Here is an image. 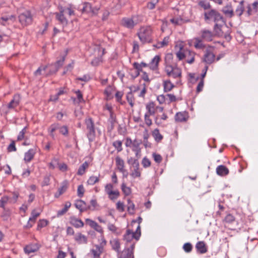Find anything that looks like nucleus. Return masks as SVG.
Here are the masks:
<instances>
[{
  "label": "nucleus",
  "mask_w": 258,
  "mask_h": 258,
  "mask_svg": "<svg viewBox=\"0 0 258 258\" xmlns=\"http://www.w3.org/2000/svg\"><path fill=\"white\" fill-rule=\"evenodd\" d=\"M204 19L206 22H214L215 25L213 27L215 35L222 36L223 32L222 30L223 24H225L224 18L222 14L217 10L212 9L205 12L204 14Z\"/></svg>",
  "instance_id": "f257e3e1"
},
{
  "label": "nucleus",
  "mask_w": 258,
  "mask_h": 258,
  "mask_svg": "<svg viewBox=\"0 0 258 258\" xmlns=\"http://www.w3.org/2000/svg\"><path fill=\"white\" fill-rule=\"evenodd\" d=\"M152 30L150 26H142L137 33V35L143 44L152 42Z\"/></svg>",
  "instance_id": "f03ea898"
},
{
  "label": "nucleus",
  "mask_w": 258,
  "mask_h": 258,
  "mask_svg": "<svg viewBox=\"0 0 258 258\" xmlns=\"http://www.w3.org/2000/svg\"><path fill=\"white\" fill-rule=\"evenodd\" d=\"M85 123L87 130V136L90 142H93L96 136L95 125L92 118H86L85 120Z\"/></svg>",
  "instance_id": "7ed1b4c3"
},
{
  "label": "nucleus",
  "mask_w": 258,
  "mask_h": 258,
  "mask_svg": "<svg viewBox=\"0 0 258 258\" xmlns=\"http://www.w3.org/2000/svg\"><path fill=\"white\" fill-rule=\"evenodd\" d=\"M165 71L167 75L173 79H180L182 75L181 69L177 66L167 64L165 67Z\"/></svg>",
  "instance_id": "20e7f679"
},
{
  "label": "nucleus",
  "mask_w": 258,
  "mask_h": 258,
  "mask_svg": "<svg viewBox=\"0 0 258 258\" xmlns=\"http://www.w3.org/2000/svg\"><path fill=\"white\" fill-rule=\"evenodd\" d=\"M32 20V16L29 11H26L19 16V22L23 26L31 24Z\"/></svg>",
  "instance_id": "39448f33"
},
{
  "label": "nucleus",
  "mask_w": 258,
  "mask_h": 258,
  "mask_svg": "<svg viewBox=\"0 0 258 258\" xmlns=\"http://www.w3.org/2000/svg\"><path fill=\"white\" fill-rule=\"evenodd\" d=\"M134 18L135 16H132V18H123L120 22L121 25L127 29H133L137 25V23L134 21Z\"/></svg>",
  "instance_id": "423d86ee"
},
{
  "label": "nucleus",
  "mask_w": 258,
  "mask_h": 258,
  "mask_svg": "<svg viewBox=\"0 0 258 258\" xmlns=\"http://www.w3.org/2000/svg\"><path fill=\"white\" fill-rule=\"evenodd\" d=\"M64 8L60 7L59 8V12L55 13L56 19L63 26H66L68 23L67 19L64 16Z\"/></svg>",
  "instance_id": "0eeeda50"
},
{
  "label": "nucleus",
  "mask_w": 258,
  "mask_h": 258,
  "mask_svg": "<svg viewBox=\"0 0 258 258\" xmlns=\"http://www.w3.org/2000/svg\"><path fill=\"white\" fill-rule=\"evenodd\" d=\"M215 60V55L209 49H207L203 56L202 60L207 64H211Z\"/></svg>",
  "instance_id": "6e6552de"
},
{
  "label": "nucleus",
  "mask_w": 258,
  "mask_h": 258,
  "mask_svg": "<svg viewBox=\"0 0 258 258\" xmlns=\"http://www.w3.org/2000/svg\"><path fill=\"white\" fill-rule=\"evenodd\" d=\"M222 12L228 18H231L234 16V9L231 3L227 4L222 8Z\"/></svg>",
  "instance_id": "1a4fd4ad"
},
{
  "label": "nucleus",
  "mask_w": 258,
  "mask_h": 258,
  "mask_svg": "<svg viewBox=\"0 0 258 258\" xmlns=\"http://www.w3.org/2000/svg\"><path fill=\"white\" fill-rule=\"evenodd\" d=\"M245 2L244 0L239 2L235 11L234 10V16H236L238 18L241 17L245 12Z\"/></svg>",
  "instance_id": "9d476101"
},
{
  "label": "nucleus",
  "mask_w": 258,
  "mask_h": 258,
  "mask_svg": "<svg viewBox=\"0 0 258 258\" xmlns=\"http://www.w3.org/2000/svg\"><path fill=\"white\" fill-rule=\"evenodd\" d=\"M40 247V245L38 243H30L24 247V250L26 254H29L31 253L37 251Z\"/></svg>",
  "instance_id": "9b49d317"
},
{
  "label": "nucleus",
  "mask_w": 258,
  "mask_h": 258,
  "mask_svg": "<svg viewBox=\"0 0 258 258\" xmlns=\"http://www.w3.org/2000/svg\"><path fill=\"white\" fill-rule=\"evenodd\" d=\"M216 35L215 34L208 30L204 29L201 31V38L204 41L210 42L212 41L213 38Z\"/></svg>",
  "instance_id": "f8f14e48"
},
{
  "label": "nucleus",
  "mask_w": 258,
  "mask_h": 258,
  "mask_svg": "<svg viewBox=\"0 0 258 258\" xmlns=\"http://www.w3.org/2000/svg\"><path fill=\"white\" fill-rule=\"evenodd\" d=\"M75 207L79 210L81 213L90 209V206H87L86 203L82 200H76L75 203Z\"/></svg>",
  "instance_id": "ddd939ff"
},
{
  "label": "nucleus",
  "mask_w": 258,
  "mask_h": 258,
  "mask_svg": "<svg viewBox=\"0 0 258 258\" xmlns=\"http://www.w3.org/2000/svg\"><path fill=\"white\" fill-rule=\"evenodd\" d=\"M20 102V96L19 95H15L13 99L8 104L7 107L9 109H14L19 105Z\"/></svg>",
  "instance_id": "4468645a"
},
{
  "label": "nucleus",
  "mask_w": 258,
  "mask_h": 258,
  "mask_svg": "<svg viewBox=\"0 0 258 258\" xmlns=\"http://www.w3.org/2000/svg\"><path fill=\"white\" fill-rule=\"evenodd\" d=\"M135 247V242L133 243L131 246L125 249L123 252V258H134V251Z\"/></svg>",
  "instance_id": "2eb2a0df"
},
{
  "label": "nucleus",
  "mask_w": 258,
  "mask_h": 258,
  "mask_svg": "<svg viewBox=\"0 0 258 258\" xmlns=\"http://www.w3.org/2000/svg\"><path fill=\"white\" fill-rule=\"evenodd\" d=\"M196 53L189 49H184V55L186 61L189 64L192 63L195 61V56Z\"/></svg>",
  "instance_id": "dca6fc26"
},
{
  "label": "nucleus",
  "mask_w": 258,
  "mask_h": 258,
  "mask_svg": "<svg viewBox=\"0 0 258 258\" xmlns=\"http://www.w3.org/2000/svg\"><path fill=\"white\" fill-rule=\"evenodd\" d=\"M188 117L187 112H179L175 114V120L176 122H184L187 120Z\"/></svg>",
  "instance_id": "f3484780"
},
{
  "label": "nucleus",
  "mask_w": 258,
  "mask_h": 258,
  "mask_svg": "<svg viewBox=\"0 0 258 258\" xmlns=\"http://www.w3.org/2000/svg\"><path fill=\"white\" fill-rule=\"evenodd\" d=\"M196 248L197 251L201 254L205 253L208 251L207 246L203 241H198L196 245Z\"/></svg>",
  "instance_id": "a211bd4d"
},
{
  "label": "nucleus",
  "mask_w": 258,
  "mask_h": 258,
  "mask_svg": "<svg viewBox=\"0 0 258 258\" xmlns=\"http://www.w3.org/2000/svg\"><path fill=\"white\" fill-rule=\"evenodd\" d=\"M160 60V57L159 55H156L151 60V61L148 63L149 68L153 70H157L158 68L159 62Z\"/></svg>",
  "instance_id": "6ab92c4d"
},
{
  "label": "nucleus",
  "mask_w": 258,
  "mask_h": 258,
  "mask_svg": "<svg viewBox=\"0 0 258 258\" xmlns=\"http://www.w3.org/2000/svg\"><path fill=\"white\" fill-rule=\"evenodd\" d=\"M136 236L134 233V231L130 229H127L123 235V240L126 242H131L133 239L136 240Z\"/></svg>",
  "instance_id": "aec40b11"
},
{
  "label": "nucleus",
  "mask_w": 258,
  "mask_h": 258,
  "mask_svg": "<svg viewBox=\"0 0 258 258\" xmlns=\"http://www.w3.org/2000/svg\"><path fill=\"white\" fill-rule=\"evenodd\" d=\"M94 247L95 248L91 250L94 258H100V255L103 251V248L102 246H99V245H95Z\"/></svg>",
  "instance_id": "412c9836"
},
{
  "label": "nucleus",
  "mask_w": 258,
  "mask_h": 258,
  "mask_svg": "<svg viewBox=\"0 0 258 258\" xmlns=\"http://www.w3.org/2000/svg\"><path fill=\"white\" fill-rule=\"evenodd\" d=\"M75 241L79 244H87L88 242V238L86 236L81 233H78L75 237Z\"/></svg>",
  "instance_id": "4be33fe9"
},
{
  "label": "nucleus",
  "mask_w": 258,
  "mask_h": 258,
  "mask_svg": "<svg viewBox=\"0 0 258 258\" xmlns=\"http://www.w3.org/2000/svg\"><path fill=\"white\" fill-rule=\"evenodd\" d=\"M216 173L221 176H226L229 173V169L225 166L221 165L217 167Z\"/></svg>",
  "instance_id": "5701e85b"
},
{
  "label": "nucleus",
  "mask_w": 258,
  "mask_h": 258,
  "mask_svg": "<svg viewBox=\"0 0 258 258\" xmlns=\"http://www.w3.org/2000/svg\"><path fill=\"white\" fill-rule=\"evenodd\" d=\"M70 223L76 228L83 227L84 225L83 222L81 220L77 219L74 217H71L70 218Z\"/></svg>",
  "instance_id": "b1692460"
},
{
  "label": "nucleus",
  "mask_w": 258,
  "mask_h": 258,
  "mask_svg": "<svg viewBox=\"0 0 258 258\" xmlns=\"http://www.w3.org/2000/svg\"><path fill=\"white\" fill-rule=\"evenodd\" d=\"M116 165L117 169L121 172L123 173L125 171L124 170V162L120 157L117 156L115 158Z\"/></svg>",
  "instance_id": "393cba45"
},
{
  "label": "nucleus",
  "mask_w": 258,
  "mask_h": 258,
  "mask_svg": "<svg viewBox=\"0 0 258 258\" xmlns=\"http://www.w3.org/2000/svg\"><path fill=\"white\" fill-rule=\"evenodd\" d=\"M16 20V17L14 15H11L10 16H3L0 18V23L5 26L9 24L8 21L13 22Z\"/></svg>",
  "instance_id": "a878e982"
},
{
  "label": "nucleus",
  "mask_w": 258,
  "mask_h": 258,
  "mask_svg": "<svg viewBox=\"0 0 258 258\" xmlns=\"http://www.w3.org/2000/svg\"><path fill=\"white\" fill-rule=\"evenodd\" d=\"M36 153L35 150L33 149H29L25 154L24 156V160L26 162L31 161Z\"/></svg>",
  "instance_id": "bb28decb"
},
{
  "label": "nucleus",
  "mask_w": 258,
  "mask_h": 258,
  "mask_svg": "<svg viewBox=\"0 0 258 258\" xmlns=\"http://www.w3.org/2000/svg\"><path fill=\"white\" fill-rule=\"evenodd\" d=\"M147 112L146 113L153 115L155 113V104L153 102H150L146 105Z\"/></svg>",
  "instance_id": "cd10ccee"
},
{
  "label": "nucleus",
  "mask_w": 258,
  "mask_h": 258,
  "mask_svg": "<svg viewBox=\"0 0 258 258\" xmlns=\"http://www.w3.org/2000/svg\"><path fill=\"white\" fill-rule=\"evenodd\" d=\"M163 86L165 92L170 91L174 87V85L169 80H164L163 81Z\"/></svg>",
  "instance_id": "c85d7f7f"
},
{
  "label": "nucleus",
  "mask_w": 258,
  "mask_h": 258,
  "mask_svg": "<svg viewBox=\"0 0 258 258\" xmlns=\"http://www.w3.org/2000/svg\"><path fill=\"white\" fill-rule=\"evenodd\" d=\"M127 212L130 215H134L135 214V205L130 199L127 200Z\"/></svg>",
  "instance_id": "c756f323"
},
{
  "label": "nucleus",
  "mask_w": 258,
  "mask_h": 258,
  "mask_svg": "<svg viewBox=\"0 0 258 258\" xmlns=\"http://www.w3.org/2000/svg\"><path fill=\"white\" fill-rule=\"evenodd\" d=\"M68 188L67 181H64L62 185L58 189V193L55 194V197L58 198L63 193H64Z\"/></svg>",
  "instance_id": "7c9ffc66"
},
{
  "label": "nucleus",
  "mask_w": 258,
  "mask_h": 258,
  "mask_svg": "<svg viewBox=\"0 0 258 258\" xmlns=\"http://www.w3.org/2000/svg\"><path fill=\"white\" fill-rule=\"evenodd\" d=\"M89 163L85 161L83 164L80 166L77 172V174L79 175H83L86 172V170L89 167Z\"/></svg>",
  "instance_id": "2f4dec72"
},
{
  "label": "nucleus",
  "mask_w": 258,
  "mask_h": 258,
  "mask_svg": "<svg viewBox=\"0 0 258 258\" xmlns=\"http://www.w3.org/2000/svg\"><path fill=\"white\" fill-rule=\"evenodd\" d=\"M152 135L155 140L159 143L163 139V136L160 133L158 128L155 129L152 132Z\"/></svg>",
  "instance_id": "473e14b6"
},
{
  "label": "nucleus",
  "mask_w": 258,
  "mask_h": 258,
  "mask_svg": "<svg viewBox=\"0 0 258 258\" xmlns=\"http://www.w3.org/2000/svg\"><path fill=\"white\" fill-rule=\"evenodd\" d=\"M195 40L194 46L196 48L203 49L205 47V45L203 43V39L201 38H195Z\"/></svg>",
  "instance_id": "72a5a7b5"
},
{
  "label": "nucleus",
  "mask_w": 258,
  "mask_h": 258,
  "mask_svg": "<svg viewBox=\"0 0 258 258\" xmlns=\"http://www.w3.org/2000/svg\"><path fill=\"white\" fill-rule=\"evenodd\" d=\"M99 177L100 174H99L98 176H95L94 175L91 176L87 181V184L93 185L98 182L100 181Z\"/></svg>",
  "instance_id": "f704fd0d"
},
{
  "label": "nucleus",
  "mask_w": 258,
  "mask_h": 258,
  "mask_svg": "<svg viewBox=\"0 0 258 258\" xmlns=\"http://www.w3.org/2000/svg\"><path fill=\"white\" fill-rule=\"evenodd\" d=\"M133 65L134 69H136L135 75L133 76L134 78H135L139 76L140 72H142L143 68L137 62H135Z\"/></svg>",
  "instance_id": "c9c22d12"
},
{
  "label": "nucleus",
  "mask_w": 258,
  "mask_h": 258,
  "mask_svg": "<svg viewBox=\"0 0 258 258\" xmlns=\"http://www.w3.org/2000/svg\"><path fill=\"white\" fill-rule=\"evenodd\" d=\"M82 12L84 13H90L92 12L94 13L92 10L91 5L88 2H85L83 4V8L82 9Z\"/></svg>",
  "instance_id": "e433bc0d"
},
{
  "label": "nucleus",
  "mask_w": 258,
  "mask_h": 258,
  "mask_svg": "<svg viewBox=\"0 0 258 258\" xmlns=\"http://www.w3.org/2000/svg\"><path fill=\"white\" fill-rule=\"evenodd\" d=\"M126 98L130 106L133 107L134 105L135 98L132 92L127 93Z\"/></svg>",
  "instance_id": "4c0bfd02"
},
{
  "label": "nucleus",
  "mask_w": 258,
  "mask_h": 258,
  "mask_svg": "<svg viewBox=\"0 0 258 258\" xmlns=\"http://www.w3.org/2000/svg\"><path fill=\"white\" fill-rule=\"evenodd\" d=\"M245 11L246 15L248 17H249L255 13V12H254V10L252 9L251 5L250 4H247L245 5Z\"/></svg>",
  "instance_id": "58836bf2"
},
{
  "label": "nucleus",
  "mask_w": 258,
  "mask_h": 258,
  "mask_svg": "<svg viewBox=\"0 0 258 258\" xmlns=\"http://www.w3.org/2000/svg\"><path fill=\"white\" fill-rule=\"evenodd\" d=\"M169 40V36H166L164 37L162 41L158 42V43L156 45V47L159 48L167 46L168 44Z\"/></svg>",
  "instance_id": "ea45409f"
},
{
  "label": "nucleus",
  "mask_w": 258,
  "mask_h": 258,
  "mask_svg": "<svg viewBox=\"0 0 258 258\" xmlns=\"http://www.w3.org/2000/svg\"><path fill=\"white\" fill-rule=\"evenodd\" d=\"M142 143V142L141 140H138L137 139L134 140L133 141V143L131 147L132 148L133 151L138 150H141L140 146Z\"/></svg>",
  "instance_id": "a19ab883"
},
{
  "label": "nucleus",
  "mask_w": 258,
  "mask_h": 258,
  "mask_svg": "<svg viewBox=\"0 0 258 258\" xmlns=\"http://www.w3.org/2000/svg\"><path fill=\"white\" fill-rule=\"evenodd\" d=\"M127 163L133 167H135L137 166H140L139 162L138 161V159H135L133 157H130L127 159Z\"/></svg>",
  "instance_id": "79ce46f5"
},
{
  "label": "nucleus",
  "mask_w": 258,
  "mask_h": 258,
  "mask_svg": "<svg viewBox=\"0 0 258 258\" xmlns=\"http://www.w3.org/2000/svg\"><path fill=\"white\" fill-rule=\"evenodd\" d=\"M48 221L45 219H40L37 224V230H40L42 228L44 227L47 225Z\"/></svg>",
  "instance_id": "37998d69"
},
{
  "label": "nucleus",
  "mask_w": 258,
  "mask_h": 258,
  "mask_svg": "<svg viewBox=\"0 0 258 258\" xmlns=\"http://www.w3.org/2000/svg\"><path fill=\"white\" fill-rule=\"evenodd\" d=\"M112 249L116 251H118L120 248V243L117 239H114L110 241Z\"/></svg>",
  "instance_id": "c03bdc74"
},
{
  "label": "nucleus",
  "mask_w": 258,
  "mask_h": 258,
  "mask_svg": "<svg viewBox=\"0 0 258 258\" xmlns=\"http://www.w3.org/2000/svg\"><path fill=\"white\" fill-rule=\"evenodd\" d=\"M119 195L120 194L118 190L112 191L110 194L108 195V198L112 201L117 199Z\"/></svg>",
  "instance_id": "a18cd8bd"
},
{
  "label": "nucleus",
  "mask_w": 258,
  "mask_h": 258,
  "mask_svg": "<svg viewBox=\"0 0 258 258\" xmlns=\"http://www.w3.org/2000/svg\"><path fill=\"white\" fill-rule=\"evenodd\" d=\"M134 169L131 174L133 178L139 177L141 176V172L139 171V166L134 167Z\"/></svg>",
  "instance_id": "49530a36"
},
{
  "label": "nucleus",
  "mask_w": 258,
  "mask_h": 258,
  "mask_svg": "<svg viewBox=\"0 0 258 258\" xmlns=\"http://www.w3.org/2000/svg\"><path fill=\"white\" fill-rule=\"evenodd\" d=\"M50 69L48 73H47L46 76L51 75L53 74L56 73L58 70L57 67H56L53 64H50L49 66Z\"/></svg>",
  "instance_id": "de8ad7c7"
},
{
  "label": "nucleus",
  "mask_w": 258,
  "mask_h": 258,
  "mask_svg": "<svg viewBox=\"0 0 258 258\" xmlns=\"http://www.w3.org/2000/svg\"><path fill=\"white\" fill-rule=\"evenodd\" d=\"M113 146L117 150V152H121L122 150V142L121 141H116L113 143Z\"/></svg>",
  "instance_id": "09e8293b"
},
{
  "label": "nucleus",
  "mask_w": 258,
  "mask_h": 258,
  "mask_svg": "<svg viewBox=\"0 0 258 258\" xmlns=\"http://www.w3.org/2000/svg\"><path fill=\"white\" fill-rule=\"evenodd\" d=\"M121 188L122 192L125 196H128L131 194V188L128 187H127L124 183H122Z\"/></svg>",
  "instance_id": "8fccbe9b"
},
{
  "label": "nucleus",
  "mask_w": 258,
  "mask_h": 258,
  "mask_svg": "<svg viewBox=\"0 0 258 258\" xmlns=\"http://www.w3.org/2000/svg\"><path fill=\"white\" fill-rule=\"evenodd\" d=\"M199 5L205 10H210L211 6L209 3H206L204 1H201L198 3Z\"/></svg>",
  "instance_id": "3c124183"
},
{
  "label": "nucleus",
  "mask_w": 258,
  "mask_h": 258,
  "mask_svg": "<svg viewBox=\"0 0 258 258\" xmlns=\"http://www.w3.org/2000/svg\"><path fill=\"white\" fill-rule=\"evenodd\" d=\"M27 126H25L23 130L19 133V135L17 137L18 141H22L25 138V134L26 133Z\"/></svg>",
  "instance_id": "603ef678"
},
{
  "label": "nucleus",
  "mask_w": 258,
  "mask_h": 258,
  "mask_svg": "<svg viewBox=\"0 0 258 258\" xmlns=\"http://www.w3.org/2000/svg\"><path fill=\"white\" fill-rule=\"evenodd\" d=\"M59 133L63 135L64 136H67L69 133L68 127L66 125H63L61 127H59Z\"/></svg>",
  "instance_id": "864d4df0"
},
{
  "label": "nucleus",
  "mask_w": 258,
  "mask_h": 258,
  "mask_svg": "<svg viewBox=\"0 0 258 258\" xmlns=\"http://www.w3.org/2000/svg\"><path fill=\"white\" fill-rule=\"evenodd\" d=\"M170 21L175 25H181L183 23V20L181 18H172Z\"/></svg>",
  "instance_id": "5fc2aeb1"
},
{
  "label": "nucleus",
  "mask_w": 258,
  "mask_h": 258,
  "mask_svg": "<svg viewBox=\"0 0 258 258\" xmlns=\"http://www.w3.org/2000/svg\"><path fill=\"white\" fill-rule=\"evenodd\" d=\"M235 220V217L232 214H229L226 215L224 219V221L227 223H232Z\"/></svg>",
  "instance_id": "6e6d98bb"
},
{
  "label": "nucleus",
  "mask_w": 258,
  "mask_h": 258,
  "mask_svg": "<svg viewBox=\"0 0 258 258\" xmlns=\"http://www.w3.org/2000/svg\"><path fill=\"white\" fill-rule=\"evenodd\" d=\"M85 192V189L82 184L79 185L77 189V195L80 198L83 197Z\"/></svg>",
  "instance_id": "4d7b16f0"
},
{
  "label": "nucleus",
  "mask_w": 258,
  "mask_h": 258,
  "mask_svg": "<svg viewBox=\"0 0 258 258\" xmlns=\"http://www.w3.org/2000/svg\"><path fill=\"white\" fill-rule=\"evenodd\" d=\"M183 249L186 252H190L192 249V245L190 243L187 242L184 244Z\"/></svg>",
  "instance_id": "13d9d810"
},
{
  "label": "nucleus",
  "mask_w": 258,
  "mask_h": 258,
  "mask_svg": "<svg viewBox=\"0 0 258 258\" xmlns=\"http://www.w3.org/2000/svg\"><path fill=\"white\" fill-rule=\"evenodd\" d=\"M150 115H151L147 113H145L144 115L145 122L148 126H150L152 124V119L150 117Z\"/></svg>",
  "instance_id": "bf43d9fd"
},
{
  "label": "nucleus",
  "mask_w": 258,
  "mask_h": 258,
  "mask_svg": "<svg viewBox=\"0 0 258 258\" xmlns=\"http://www.w3.org/2000/svg\"><path fill=\"white\" fill-rule=\"evenodd\" d=\"M59 128V124L58 123H53L50 126L49 130L50 132V136L52 137H54V135L53 134V133L56 130Z\"/></svg>",
  "instance_id": "052dcab7"
},
{
  "label": "nucleus",
  "mask_w": 258,
  "mask_h": 258,
  "mask_svg": "<svg viewBox=\"0 0 258 258\" xmlns=\"http://www.w3.org/2000/svg\"><path fill=\"white\" fill-rule=\"evenodd\" d=\"M47 66H41L39 67L38 69L34 72V75L35 76H38L41 75L42 71H45L47 69Z\"/></svg>",
  "instance_id": "680f3d73"
},
{
  "label": "nucleus",
  "mask_w": 258,
  "mask_h": 258,
  "mask_svg": "<svg viewBox=\"0 0 258 258\" xmlns=\"http://www.w3.org/2000/svg\"><path fill=\"white\" fill-rule=\"evenodd\" d=\"M4 170L6 174L10 175L11 174V169L9 165H6L3 167H0V171Z\"/></svg>",
  "instance_id": "e2e57ef3"
},
{
  "label": "nucleus",
  "mask_w": 258,
  "mask_h": 258,
  "mask_svg": "<svg viewBox=\"0 0 258 258\" xmlns=\"http://www.w3.org/2000/svg\"><path fill=\"white\" fill-rule=\"evenodd\" d=\"M7 150L8 152L16 151L17 150V148L15 146V142L14 141H12L11 143L8 146Z\"/></svg>",
  "instance_id": "0e129e2a"
},
{
  "label": "nucleus",
  "mask_w": 258,
  "mask_h": 258,
  "mask_svg": "<svg viewBox=\"0 0 258 258\" xmlns=\"http://www.w3.org/2000/svg\"><path fill=\"white\" fill-rule=\"evenodd\" d=\"M113 186L112 184H111V183L107 184L105 186V191L106 192V193L107 195L110 194L111 193V192H112V191H113Z\"/></svg>",
  "instance_id": "69168bd1"
},
{
  "label": "nucleus",
  "mask_w": 258,
  "mask_h": 258,
  "mask_svg": "<svg viewBox=\"0 0 258 258\" xmlns=\"http://www.w3.org/2000/svg\"><path fill=\"white\" fill-rule=\"evenodd\" d=\"M40 214V212H36L35 210H33L31 212V217H30V220H33L36 221V218L39 216Z\"/></svg>",
  "instance_id": "338daca9"
},
{
  "label": "nucleus",
  "mask_w": 258,
  "mask_h": 258,
  "mask_svg": "<svg viewBox=\"0 0 258 258\" xmlns=\"http://www.w3.org/2000/svg\"><path fill=\"white\" fill-rule=\"evenodd\" d=\"M116 209L120 212L124 211V205L123 202L118 201L116 203Z\"/></svg>",
  "instance_id": "774afa93"
}]
</instances>
